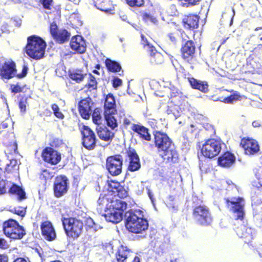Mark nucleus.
<instances>
[{
    "instance_id": "f257e3e1",
    "label": "nucleus",
    "mask_w": 262,
    "mask_h": 262,
    "mask_svg": "<svg viewBox=\"0 0 262 262\" xmlns=\"http://www.w3.org/2000/svg\"><path fill=\"white\" fill-rule=\"evenodd\" d=\"M98 204L101 209L104 208V216L107 222L117 224L122 220L123 212L127 205L125 202L115 200L112 194H101Z\"/></svg>"
},
{
    "instance_id": "f03ea898",
    "label": "nucleus",
    "mask_w": 262,
    "mask_h": 262,
    "mask_svg": "<svg viewBox=\"0 0 262 262\" xmlns=\"http://www.w3.org/2000/svg\"><path fill=\"white\" fill-rule=\"evenodd\" d=\"M125 226L129 232L140 233L147 229L148 224L147 220L144 218L143 212L136 210L128 213Z\"/></svg>"
},
{
    "instance_id": "7ed1b4c3",
    "label": "nucleus",
    "mask_w": 262,
    "mask_h": 262,
    "mask_svg": "<svg viewBox=\"0 0 262 262\" xmlns=\"http://www.w3.org/2000/svg\"><path fill=\"white\" fill-rule=\"evenodd\" d=\"M46 43L40 37L32 36L28 38V44L26 48L27 54L30 57L39 59L45 54Z\"/></svg>"
},
{
    "instance_id": "20e7f679",
    "label": "nucleus",
    "mask_w": 262,
    "mask_h": 262,
    "mask_svg": "<svg viewBox=\"0 0 262 262\" xmlns=\"http://www.w3.org/2000/svg\"><path fill=\"white\" fill-rule=\"evenodd\" d=\"M3 231L6 236L13 239H21L26 234L23 227L13 219H10L4 223Z\"/></svg>"
},
{
    "instance_id": "39448f33",
    "label": "nucleus",
    "mask_w": 262,
    "mask_h": 262,
    "mask_svg": "<svg viewBox=\"0 0 262 262\" xmlns=\"http://www.w3.org/2000/svg\"><path fill=\"white\" fill-rule=\"evenodd\" d=\"M62 222L68 236L75 238L80 236L83 228V223L81 221L73 217L64 218Z\"/></svg>"
},
{
    "instance_id": "423d86ee",
    "label": "nucleus",
    "mask_w": 262,
    "mask_h": 262,
    "mask_svg": "<svg viewBox=\"0 0 262 262\" xmlns=\"http://www.w3.org/2000/svg\"><path fill=\"white\" fill-rule=\"evenodd\" d=\"M223 145V143L220 140L208 139L202 146V154L205 157L212 158L219 154Z\"/></svg>"
},
{
    "instance_id": "0eeeda50",
    "label": "nucleus",
    "mask_w": 262,
    "mask_h": 262,
    "mask_svg": "<svg viewBox=\"0 0 262 262\" xmlns=\"http://www.w3.org/2000/svg\"><path fill=\"white\" fill-rule=\"evenodd\" d=\"M229 209L235 213L237 219L242 220L244 215L245 201L242 198L233 197L226 199Z\"/></svg>"
},
{
    "instance_id": "6e6552de",
    "label": "nucleus",
    "mask_w": 262,
    "mask_h": 262,
    "mask_svg": "<svg viewBox=\"0 0 262 262\" xmlns=\"http://www.w3.org/2000/svg\"><path fill=\"white\" fill-rule=\"evenodd\" d=\"M193 215L194 219L201 225H209L212 221L209 209L205 206L195 207L193 210Z\"/></svg>"
},
{
    "instance_id": "1a4fd4ad",
    "label": "nucleus",
    "mask_w": 262,
    "mask_h": 262,
    "mask_svg": "<svg viewBox=\"0 0 262 262\" xmlns=\"http://www.w3.org/2000/svg\"><path fill=\"white\" fill-rule=\"evenodd\" d=\"M123 159L120 155L110 156L106 159V167L113 176H118L122 171Z\"/></svg>"
},
{
    "instance_id": "9d476101",
    "label": "nucleus",
    "mask_w": 262,
    "mask_h": 262,
    "mask_svg": "<svg viewBox=\"0 0 262 262\" xmlns=\"http://www.w3.org/2000/svg\"><path fill=\"white\" fill-rule=\"evenodd\" d=\"M141 43L144 48L150 54V61L152 63L161 64L164 61L163 55L159 52H158L155 48L151 45L147 38L143 35H141Z\"/></svg>"
},
{
    "instance_id": "9b49d317",
    "label": "nucleus",
    "mask_w": 262,
    "mask_h": 262,
    "mask_svg": "<svg viewBox=\"0 0 262 262\" xmlns=\"http://www.w3.org/2000/svg\"><path fill=\"white\" fill-rule=\"evenodd\" d=\"M83 136L82 144L88 149H92L96 144V137L94 132L87 126H83L81 128Z\"/></svg>"
},
{
    "instance_id": "f8f14e48",
    "label": "nucleus",
    "mask_w": 262,
    "mask_h": 262,
    "mask_svg": "<svg viewBox=\"0 0 262 262\" xmlns=\"http://www.w3.org/2000/svg\"><path fill=\"white\" fill-rule=\"evenodd\" d=\"M68 181L67 178L65 176L57 177L54 186V193L56 197H61L67 193L68 189Z\"/></svg>"
},
{
    "instance_id": "ddd939ff",
    "label": "nucleus",
    "mask_w": 262,
    "mask_h": 262,
    "mask_svg": "<svg viewBox=\"0 0 262 262\" xmlns=\"http://www.w3.org/2000/svg\"><path fill=\"white\" fill-rule=\"evenodd\" d=\"M155 143L159 152L169 148L170 146L172 145L171 142L167 135L160 132L155 133Z\"/></svg>"
},
{
    "instance_id": "4468645a",
    "label": "nucleus",
    "mask_w": 262,
    "mask_h": 262,
    "mask_svg": "<svg viewBox=\"0 0 262 262\" xmlns=\"http://www.w3.org/2000/svg\"><path fill=\"white\" fill-rule=\"evenodd\" d=\"M241 145L244 149L245 154L247 155H254L259 150L257 142L252 139H243L241 142Z\"/></svg>"
},
{
    "instance_id": "2eb2a0df",
    "label": "nucleus",
    "mask_w": 262,
    "mask_h": 262,
    "mask_svg": "<svg viewBox=\"0 0 262 262\" xmlns=\"http://www.w3.org/2000/svg\"><path fill=\"white\" fill-rule=\"evenodd\" d=\"M16 74L15 65L11 60L6 61L2 68L0 67V76L3 79H10Z\"/></svg>"
},
{
    "instance_id": "dca6fc26",
    "label": "nucleus",
    "mask_w": 262,
    "mask_h": 262,
    "mask_svg": "<svg viewBox=\"0 0 262 262\" xmlns=\"http://www.w3.org/2000/svg\"><path fill=\"white\" fill-rule=\"evenodd\" d=\"M45 161L53 165L57 164L61 160L60 154L52 148H46L42 152Z\"/></svg>"
},
{
    "instance_id": "f3484780",
    "label": "nucleus",
    "mask_w": 262,
    "mask_h": 262,
    "mask_svg": "<svg viewBox=\"0 0 262 262\" xmlns=\"http://www.w3.org/2000/svg\"><path fill=\"white\" fill-rule=\"evenodd\" d=\"M86 43L84 38L80 35L72 37L70 42L71 49L76 53L82 54L86 50Z\"/></svg>"
},
{
    "instance_id": "a211bd4d",
    "label": "nucleus",
    "mask_w": 262,
    "mask_h": 262,
    "mask_svg": "<svg viewBox=\"0 0 262 262\" xmlns=\"http://www.w3.org/2000/svg\"><path fill=\"white\" fill-rule=\"evenodd\" d=\"M93 104L91 98H87L81 100L79 103V111L83 118L89 119L92 113Z\"/></svg>"
},
{
    "instance_id": "6ab92c4d",
    "label": "nucleus",
    "mask_w": 262,
    "mask_h": 262,
    "mask_svg": "<svg viewBox=\"0 0 262 262\" xmlns=\"http://www.w3.org/2000/svg\"><path fill=\"white\" fill-rule=\"evenodd\" d=\"M41 230L42 236L49 241H52L56 238L55 231L52 223L49 221H45L41 225Z\"/></svg>"
},
{
    "instance_id": "aec40b11",
    "label": "nucleus",
    "mask_w": 262,
    "mask_h": 262,
    "mask_svg": "<svg viewBox=\"0 0 262 262\" xmlns=\"http://www.w3.org/2000/svg\"><path fill=\"white\" fill-rule=\"evenodd\" d=\"M159 152L163 160L167 162H176L178 159V153L174 149L172 145L170 146L169 148L164 149Z\"/></svg>"
},
{
    "instance_id": "412c9836",
    "label": "nucleus",
    "mask_w": 262,
    "mask_h": 262,
    "mask_svg": "<svg viewBox=\"0 0 262 262\" xmlns=\"http://www.w3.org/2000/svg\"><path fill=\"white\" fill-rule=\"evenodd\" d=\"M127 155L129 162L128 169L132 171L139 169L140 167L139 158L135 150L130 149L127 152Z\"/></svg>"
},
{
    "instance_id": "4be33fe9",
    "label": "nucleus",
    "mask_w": 262,
    "mask_h": 262,
    "mask_svg": "<svg viewBox=\"0 0 262 262\" xmlns=\"http://www.w3.org/2000/svg\"><path fill=\"white\" fill-rule=\"evenodd\" d=\"M195 48L191 41H187L182 46L181 52L183 58L189 61L193 57L194 53Z\"/></svg>"
},
{
    "instance_id": "5701e85b",
    "label": "nucleus",
    "mask_w": 262,
    "mask_h": 262,
    "mask_svg": "<svg viewBox=\"0 0 262 262\" xmlns=\"http://www.w3.org/2000/svg\"><path fill=\"white\" fill-rule=\"evenodd\" d=\"M235 160L234 156L229 152H225L218 160L220 166L224 167H228L232 165Z\"/></svg>"
},
{
    "instance_id": "b1692460",
    "label": "nucleus",
    "mask_w": 262,
    "mask_h": 262,
    "mask_svg": "<svg viewBox=\"0 0 262 262\" xmlns=\"http://www.w3.org/2000/svg\"><path fill=\"white\" fill-rule=\"evenodd\" d=\"M104 106V113H115L116 112L115 100L113 95L108 94L106 96Z\"/></svg>"
},
{
    "instance_id": "393cba45",
    "label": "nucleus",
    "mask_w": 262,
    "mask_h": 262,
    "mask_svg": "<svg viewBox=\"0 0 262 262\" xmlns=\"http://www.w3.org/2000/svg\"><path fill=\"white\" fill-rule=\"evenodd\" d=\"M237 235L241 238H245L250 241L253 237V230L251 228L242 225L236 230Z\"/></svg>"
},
{
    "instance_id": "a878e982",
    "label": "nucleus",
    "mask_w": 262,
    "mask_h": 262,
    "mask_svg": "<svg viewBox=\"0 0 262 262\" xmlns=\"http://www.w3.org/2000/svg\"><path fill=\"white\" fill-rule=\"evenodd\" d=\"M170 87L167 90L170 91L172 102L173 103L183 102L184 103L185 97L182 93L173 85L170 84Z\"/></svg>"
},
{
    "instance_id": "bb28decb",
    "label": "nucleus",
    "mask_w": 262,
    "mask_h": 262,
    "mask_svg": "<svg viewBox=\"0 0 262 262\" xmlns=\"http://www.w3.org/2000/svg\"><path fill=\"white\" fill-rule=\"evenodd\" d=\"M131 128L142 139L147 141L150 140V135L148 133V129L145 127L138 124H133Z\"/></svg>"
},
{
    "instance_id": "cd10ccee",
    "label": "nucleus",
    "mask_w": 262,
    "mask_h": 262,
    "mask_svg": "<svg viewBox=\"0 0 262 262\" xmlns=\"http://www.w3.org/2000/svg\"><path fill=\"white\" fill-rule=\"evenodd\" d=\"M188 80L193 89L199 90L204 93H207L208 91V85L206 82L198 81L193 78H188Z\"/></svg>"
},
{
    "instance_id": "c85d7f7f",
    "label": "nucleus",
    "mask_w": 262,
    "mask_h": 262,
    "mask_svg": "<svg viewBox=\"0 0 262 262\" xmlns=\"http://www.w3.org/2000/svg\"><path fill=\"white\" fill-rule=\"evenodd\" d=\"M188 80L193 89L199 90L204 93H207L208 91V85L206 82L198 81L193 78H188Z\"/></svg>"
},
{
    "instance_id": "c756f323",
    "label": "nucleus",
    "mask_w": 262,
    "mask_h": 262,
    "mask_svg": "<svg viewBox=\"0 0 262 262\" xmlns=\"http://www.w3.org/2000/svg\"><path fill=\"white\" fill-rule=\"evenodd\" d=\"M97 135L101 140L108 141L112 139L114 133L110 131L106 127L98 126L96 128Z\"/></svg>"
},
{
    "instance_id": "7c9ffc66",
    "label": "nucleus",
    "mask_w": 262,
    "mask_h": 262,
    "mask_svg": "<svg viewBox=\"0 0 262 262\" xmlns=\"http://www.w3.org/2000/svg\"><path fill=\"white\" fill-rule=\"evenodd\" d=\"M184 26L188 29H194L198 27L199 17L196 15H191L183 19Z\"/></svg>"
},
{
    "instance_id": "2f4dec72",
    "label": "nucleus",
    "mask_w": 262,
    "mask_h": 262,
    "mask_svg": "<svg viewBox=\"0 0 262 262\" xmlns=\"http://www.w3.org/2000/svg\"><path fill=\"white\" fill-rule=\"evenodd\" d=\"M130 251L125 246H120L116 253V257L118 262H124L129 256Z\"/></svg>"
},
{
    "instance_id": "473e14b6",
    "label": "nucleus",
    "mask_w": 262,
    "mask_h": 262,
    "mask_svg": "<svg viewBox=\"0 0 262 262\" xmlns=\"http://www.w3.org/2000/svg\"><path fill=\"white\" fill-rule=\"evenodd\" d=\"M86 75V73L81 70H75L70 72V77L77 82H81Z\"/></svg>"
},
{
    "instance_id": "72a5a7b5",
    "label": "nucleus",
    "mask_w": 262,
    "mask_h": 262,
    "mask_svg": "<svg viewBox=\"0 0 262 262\" xmlns=\"http://www.w3.org/2000/svg\"><path fill=\"white\" fill-rule=\"evenodd\" d=\"M9 192L14 194H16L19 200L26 198V193L24 190L18 186L13 184L9 189Z\"/></svg>"
},
{
    "instance_id": "f704fd0d",
    "label": "nucleus",
    "mask_w": 262,
    "mask_h": 262,
    "mask_svg": "<svg viewBox=\"0 0 262 262\" xmlns=\"http://www.w3.org/2000/svg\"><path fill=\"white\" fill-rule=\"evenodd\" d=\"M105 120L108 126L112 129H114L117 127V121L115 115V113H104Z\"/></svg>"
},
{
    "instance_id": "c9c22d12",
    "label": "nucleus",
    "mask_w": 262,
    "mask_h": 262,
    "mask_svg": "<svg viewBox=\"0 0 262 262\" xmlns=\"http://www.w3.org/2000/svg\"><path fill=\"white\" fill-rule=\"evenodd\" d=\"M105 65L107 69L112 72H117L121 69L119 63L110 59H106Z\"/></svg>"
},
{
    "instance_id": "e433bc0d",
    "label": "nucleus",
    "mask_w": 262,
    "mask_h": 262,
    "mask_svg": "<svg viewBox=\"0 0 262 262\" xmlns=\"http://www.w3.org/2000/svg\"><path fill=\"white\" fill-rule=\"evenodd\" d=\"M182 103L183 102L175 103L176 104L173 106H171L167 110V114L169 115L171 114L175 118H177L180 116V113L182 112V108L180 107Z\"/></svg>"
},
{
    "instance_id": "4c0bfd02",
    "label": "nucleus",
    "mask_w": 262,
    "mask_h": 262,
    "mask_svg": "<svg viewBox=\"0 0 262 262\" xmlns=\"http://www.w3.org/2000/svg\"><path fill=\"white\" fill-rule=\"evenodd\" d=\"M254 173L257 182H253V185L257 188L262 187V166L255 168Z\"/></svg>"
},
{
    "instance_id": "58836bf2",
    "label": "nucleus",
    "mask_w": 262,
    "mask_h": 262,
    "mask_svg": "<svg viewBox=\"0 0 262 262\" xmlns=\"http://www.w3.org/2000/svg\"><path fill=\"white\" fill-rule=\"evenodd\" d=\"M93 122L97 125H100L103 121L102 117L101 116V109L97 108L94 110L92 114Z\"/></svg>"
},
{
    "instance_id": "ea45409f",
    "label": "nucleus",
    "mask_w": 262,
    "mask_h": 262,
    "mask_svg": "<svg viewBox=\"0 0 262 262\" xmlns=\"http://www.w3.org/2000/svg\"><path fill=\"white\" fill-rule=\"evenodd\" d=\"M119 117L120 122L122 123L125 127L127 128L129 125H131L132 126L133 124H132V122L133 119L131 116L129 115H126L122 112L120 114Z\"/></svg>"
},
{
    "instance_id": "a19ab883",
    "label": "nucleus",
    "mask_w": 262,
    "mask_h": 262,
    "mask_svg": "<svg viewBox=\"0 0 262 262\" xmlns=\"http://www.w3.org/2000/svg\"><path fill=\"white\" fill-rule=\"evenodd\" d=\"M19 169V165L16 160H10L9 163L7 164L6 170L8 172H15Z\"/></svg>"
},
{
    "instance_id": "79ce46f5",
    "label": "nucleus",
    "mask_w": 262,
    "mask_h": 262,
    "mask_svg": "<svg viewBox=\"0 0 262 262\" xmlns=\"http://www.w3.org/2000/svg\"><path fill=\"white\" fill-rule=\"evenodd\" d=\"M70 34L66 30H60L58 31L57 34L55 35V38L58 42L61 43L63 42L66 40L69 37Z\"/></svg>"
},
{
    "instance_id": "37998d69",
    "label": "nucleus",
    "mask_w": 262,
    "mask_h": 262,
    "mask_svg": "<svg viewBox=\"0 0 262 262\" xmlns=\"http://www.w3.org/2000/svg\"><path fill=\"white\" fill-rule=\"evenodd\" d=\"M107 188L108 191L113 192H118L120 189V183L115 181L107 182Z\"/></svg>"
},
{
    "instance_id": "c03bdc74",
    "label": "nucleus",
    "mask_w": 262,
    "mask_h": 262,
    "mask_svg": "<svg viewBox=\"0 0 262 262\" xmlns=\"http://www.w3.org/2000/svg\"><path fill=\"white\" fill-rule=\"evenodd\" d=\"M241 96L237 94H234L224 99L223 102L227 103H232L234 101L241 100Z\"/></svg>"
},
{
    "instance_id": "a18cd8bd",
    "label": "nucleus",
    "mask_w": 262,
    "mask_h": 262,
    "mask_svg": "<svg viewBox=\"0 0 262 262\" xmlns=\"http://www.w3.org/2000/svg\"><path fill=\"white\" fill-rule=\"evenodd\" d=\"M89 76V80L88 83L89 89H90L91 91L96 89L97 88V82L95 78L91 74H90Z\"/></svg>"
},
{
    "instance_id": "49530a36",
    "label": "nucleus",
    "mask_w": 262,
    "mask_h": 262,
    "mask_svg": "<svg viewBox=\"0 0 262 262\" xmlns=\"http://www.w3.org/2000/svg\"><path fill=\"white\" fill-rule=\"evenodd\" d=\"M11 211L21 217L24 216L26 214V208L21 206L15 207Z\"/></svg>"
},
{
    "instance_id": "de8ad7c7",
    "label": "nucleus",
    "mask_w": 262,
    "mask_h": 262,
    "mask_svg": "<svg viewBox=\"0 0 262 262\" xmlns=\"http://www.w3.org/2000/svg\"><path fill=\"white\" fill-rule=\"evenodd\" d=\"M142 18L143 20L146 22V23H152L154 24H155L157 23V19L156 17H154L153 16L151 15L150 14L145 13H143L142 15Z\"/></svg>"
},
{
    "instance_id": "09e8293b",
    "label": "nucleus",
    "mask_w": 262,
    "mask_h": 262,
    "mask_svg": "<svg viewBox=\"0 0 262 262\" xmlns=\"http://www.w3.org/2000/svg\"><path fill=\"white\" fill-rule=\"evenodd\" d=\"M127 4L131 7H141L144 4V0H126Z\"/></svg>"
},
{
    "instance_id": "8fccbe9b",
    "label": "nucleus",
    "mask_w": 262,
    "mask_h": 262,
    "mask_svg": "<svg viewBox=\"0 0 262 262\" xmlns=\"http://www.w3.org/2000/svg\"><path fill=\"white\" fill-rule=\"evenodd\" d=\"M41 177L46 180H50L53 177V173L50 172L48 169L42 170Z\"/></svg>"
},
{
    "instance_id": "3c124183",
    "label": "nucleus",
    "mask_w": 262,
    "mask_h": 262,
    "mask_svg": "<svg viewBox=\"0 0 262 262\" xmlns=\"http://www.w3.org/2000/svg\"><path fill=\"white\" fill-rule=\"evenodd\" d=\"M70 19L76 26H81L82 25V22L79 19V16L77 14H73L71 16Z\"/></svg>"
},
{
    "instance_id": "603ef678",
    "label": "nucleus",
    "mask_w": 262,
    "mask_h": 262,
    "mask_svg": "<svg viewBox=\"0 0 262 262\" xmlns=\"http://www.w3.org/2000/svg\"><path fill=\"white\" fill-rule=\"evenodd\" d=\"M16 150L17 145L16 143H14L12 145L7 148V150L5 151V153L6 155L15 153Z\"/></svg>"
},
{
    "instance_id": "864d4df0",
    "label": "nucleus",
    "mask_w": 262,
    "mask_h": 262,
    "mask_svg": "<svg viewBox=\"0 0 262 262\" xmlns=\"http://www.w3.org/2000/svg\"><path fill=\"white\" fill-rule=\"evenodd\" d=\"M59 30H57V27L56 24L52 23L50 26V32L52 35L55 37Z\"/></svg>"
},
{
    "instance_id": "5fc2aeb1",
    "label": "nucleus",
    "mask_w": 262,
    "mask_h": 262,
    "mask_svg": "<svg viewBox=\"0 0 262 262\" xmlns=\"http://www.w3.org/2000/svg\"><path fill=\"white\" fill-rule=\"evenodd\" d=\"M28 69V67L26 66H24L22 69L21 73H18L16 74L17 77L18 78H23L25 77L27 75Z\"/></svg>"
},
{
    "instance_id": "6e6d98bb",
    "label": "nucleus",
    "mask_w": 262,
    "mask_h": 262,
    "mask_svg": "<svg viewBox=\"0 0 262 262\" xmlns=\"http://www.w3.org/2000/svg\"><path fill=\"white\" fill-rule=\"evenodd\" d=\"M113 86L115 88L120 86L122 84V80L118 77H115L113 80Z\"/></svg>"
},
{
    "instance_id": "4d7b16f0",
    "label": "nucleus",
    "mask_w": 262,
    "mask_h": 262,
    "mask_svg": "<svg viewBox=\"0 0 262 262\" xmlns=\"http://www.w3.org/2000/svg\"><path fill=\"white\" fill-rule=\"evenodd\" d=\"M9 247V244L3 238H0V248L6 249Z\"/></svg>"
},
{
    "instance_id": "13d9d810",
    "label": "nucleus",
    "mask_w": 262,
    "mask_h": 262,
    "mask_svg": "<svg viewBox=\"0 0 262 262\" xmlns=\"http://www.w3.org/2000/svg\"><path fill=\"white\" fill-rule=\"evenodd\" d=\"M86 225L90 228H94V229L95 230V224L92 219H88L86 221Z\"/></svg>"
},
{
    "instance_id": "bf43d9fd",
    "label": "nucleus",
    "mask_w": 262,
    "mask_h": 262,
    "mask_svg": "<svg viewBox=\"0 0 262 262\" xmlns=\"http://www.w3.org/2000/svg\"><path fill=\"white\" fill-rule=\"evenodd\" d=\"M43 6L46 9H50V6L53 0H41Z\"/></svg>"
},
{
    "instance_id": "052dcab7",
    "label": "nucleus",
    "mask_w": 262,
    "mask_h": 262,
    "mask_svg": "<svg viewBox=\"0 0 262 262\" xmlns=\"http://www.w3.org/2000/svg\"><path fill=\"white\" fill-rule=\"evenodd\" d=\"M26 102L21 101H20L19 103V107L20 109V111L21 112H25L26 111Z\"/></svg>"
},
{
    "instance_id": "680f3d73",
    "label": "nucleus",
    "mask_w": 262,
    "mask_h": 262,
    "mask_svg": "<svg viewBox=\"0 0 262 262\" xmlns=\"http://www.w3.org/2000/svg\"><path fill=\"white\" fill-rule=\"evenodd\" d=\"M95 2L96 3V6L98 9L101 10V11H106V9L102 8L101 6V2L99 0H95Z\"/></svg>"
},
{
    "instance_id": "e2e57ef3",
    "label": "nucleus",
    "mask_w": 262,
    "mask_h": 262,
    "mask_svg": "<svg viewBox=\"0 0 262 262\" xmlns=\"http://www.w3.org/2000/svg\"><path fill=\"white\" fill-rule=\"evenodd\" d=\"M51 107L54 112V114H55V112H58L59 111H60L58 106L56 104H52Z\"/></svg>"
},
{
    "instance_id": "0e129e2a",
    "label": "nucleus",
    "mask_w": 262,
    "mask_h": 262,
    "mask_svg": "<svg viewBox=\"0 0 262 262\" xmlns=\"http://www.w3.org/2000/svg\"><path fill=\"white\" fill-rule=\"evenodd\" d=\"M54 115L59 119H62L64 118V115L60 111H59L58 112H55Z\"/></svg>"
},
{
    "instance_id": "69168bd1",
    "label": "nucleus",
    "mask_w": 262,
    "mask_h": 262,
    "mask_svg": "<svg viewBox=\"0 0 262 262\" xmlns=\"http://www.w3.org/2000/svg\"><path fill=\"white\" fill-rule=\"evenodd\" d=\"M7 256L3 254H0V262H7Z\"/></svg>"
},
{
    "instance_id": "338daca9",
    "label": "nucleus",
    "mask_w": 262,
    "mask_h": 262,
    "mask_svg": "<svg viewBox=\"0 0 262 262\" xmlns=\"http://www.w3.org/2000/svg\"><path fill=\"white\" fill-rule=\"evenodd\" d=\"M120 18L123 21H126L127 20V16L126 14L123 13L120 14Z\"/></svg>"
},
{
    "instance_id": "774afa93",
    "label": "nucleus",
    "mask_w": 262,
    "mask_h": 262,
    "mask_svg": "<svg viewBox=\"0 0 262 262\" xmlns=\"http://www.w3.org/2000/svg\"><path fill=\"white\" fill-rule=\"evenodd\" d=\"M14 262H27V261L24 259V258H18L17 259H16Z\"/></svg>"
}]
</instances>
